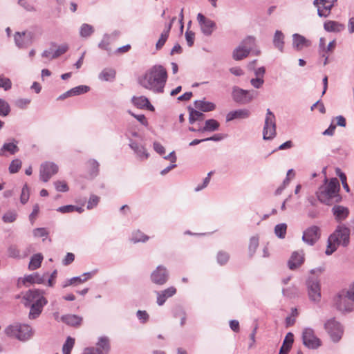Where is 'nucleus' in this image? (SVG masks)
Here are the masks:
<instances>
[{
  "label": "nucleus",
  "mask_w": 354,
  "mask_h": 354,
  "mask_svg": "<svg viewBox=\"0 0 354 354\" xmlns=\"http://www.w3.org/2000/svg\"><path fill=\"white\" fill-rule=\"evenodd\" d=\"M54 185L57 192H66L69 189L65 181L57 180L54 183Z\"/></svg>",
  "instance_id": "54"
},
{
  "label": "nucleus",
  "mask_w": 354,
  "mask_h": 354,
  "mask_svg": "<svg viewBox=\"0 0 354 354\" xmlns=\"http://www.w3.org/2000/svg\"><path fill=\"white\" fill-rule=\"evenodd\" d=\"M132 103L140 109L146 108L150 111H153L154 107L151 104L147 97L145 96L136 97L133 96L131 99Z\"/></svg>",
  "instance_id": "23"
},
{
  "label": "nucleus",
  "mask_w": 354,
  "mask_h": 354,
  "mask_svg": "<svg viewBox=\"0 0 354 354\" xmlns=\"http://www.w3.org/2000/svg\"><path fill=\"white\" fill-rule=\"evenodd\" d=\"M219 122L214 119L207 120L205 122V125L202 126L198 122L196 124V127H190L189 131L192 132H205V131H214L219 128Z\"/></svg>",
  "instance_id": "17"
},
{
  "label": "nucleus",
  "mask_w": 354,
  "mask_h": 354,
  "mask_svg": "<svg viewBox=\"0 0 354 354\" xmlns=\"http://www.w3.org/2000/svg\"><path fill=\"white\" fill-rule=\"evenodd\" d=\"M18 3L28 12L36 11L35 6L28 0H19Z\"/></svg>",
  "instance_id": "52"
},
{
  "label": "nucleus",
  "mask_w": 354,
  "mask_h": 354,
  "mask_svg": "<svg viewBox=\"0 0 354 354\" xmlns=\"http://www.w3.org/2000/svg\"><path fill=\"white\" fill-rule=\"evenodd\" d=\"M75 344V339L71 337H68L65 343L62 346L63 354H71V350Z\"/></svg>",
  "instance_id": "42"
},
{
  "label": "nucleus",
  "mask_w": 354,
  "mask_h": 354,
  "mask_svg": "<svg viewBox=\"0 0 354 354\" xmlns=\"http://www.w3.org/2000/svg\"><path fill=\"white\" fill-rule=\"evenodd\" d=\"M42 261L43 255L41 253L34 254L30 259L28 269L34 270L39 268L41 266Z\"/></svg>",
  "instance_id": "35"
},
{
  "label": "nucleus",
  "mask_w": 354,
  "mask_h": 354,
  "mask_svg": "<svg viewBox=\"0 0 354 354\" xmlns=\"http://www.w3.org/2000/svg\"><path fill=\"white\" fill-rule=\"evenodd\" d=\"M33 38L34 34L32 32H17L14 36L15 44L19 48H27L32 44Z\"/></svg>",
  "instance_id": "15"
},
{
  "label": "nucleus",
  "mask_w": 354,
  "mask_h": 354,
  "mask_svg": "<svg viewBox=\"0 0 354 354\" xmlns=\"http://www.w3.org/2000/svg\"><path fill=\"white\" fill-rule=\"evenodd\" d=\"M250 115V111L246 109H238L228 113L226 116V120L231 121L234 119H245L248 118Z\"/></svg>",
  "instance_id": "24"
},
{
  "label": "nucleus",
  "mask_w": 354,
  "mask_h": 354,
  "mask_svg": "<svg viewBox=\"0 0 354 354\" xmlns=\"http://www.w3.org/2000/svg\"><path fill=\"white\" fill-rule=\"evenodd\" d=\"M68 49V45L66 44H63L59 46L56 50H55L54 53L51 56L52 59H55L59 57L60 55L65 53Z\"/></svg>",
  "instance_id": "51"
},
{
  "label": "nucleus",
  "mask_w": 354,
  "mask_h": 354,
  "mask_svg": "<svg viewBox=\"0 0 354 354\" xmlns=\"http://www.w3.org/2000/svg\"><path fill=\"white\" fill-rule=\"evenodd\" d=\"M340 185L337 178H332L326 185H322L316 192L320 203L326 205L337 204L342 201L339 194Z\"/></svg>",
  "instance_id": "2"
},
{
  "label": "nucleus",
  "mask_w": 354,
  "mask_h": 354,
  "mask_svg": "<svg viewBox=\"0 0 354 354\" xmlns=\"http://www.w3.org/2000/svg\"><path fill=\"white\" fill-rule=\"evenodd\" d=\"M259 245V238L257 236H252L250 238L248 246L250 255H253Z\"/></svg>",
  "instance_id": "53"
},
{
  "label": "nucleus",
  "mask_w": 354,
  "mask_h": 354,
  "mask_svg": "<svg viewBox=\"0 0 354 354\" xmlns=\"http://www.w3.org/2000/svg\"><path fill=\"white\" fill-rule=\"evenodd\" d=\"M255 37L253 36H248L245 37L242 42L240 44L243 47L246 49H248V51L250 52L252 47L255 44Z\"/></svg>",
  "instance_id": "44"
},
{
  "label": "nucleus",
  "mask_w": 354,
  "mask_h": 354,
  "mask_svg": "<svg viewBox=\"0 0 354 354\" xmlns=\"http://www.w3.org/2000/svg\"><path fill=\"white\" fill-rule=\"evenodd\" d=\"M17 213L15 210H10L5 213L2 216V220L4 223H10L17 220Z\"/></svg>",
  "instance_id": "43"
},
{
  "label": "nucleus",
  "mask_w": 354,
  "mask_h": 354,
  "mask_svg": "<svg viewBox=\"0 0 354 354\" xmlns=\"http://www.w3.org/2000/svg\"><path fill=\"white\" fill-rule=\"evenodd\" d=\"M349 241L350 229L345 225H339L328 239L327 248L325 252L326 254H332L340 245L344 247L347 246Z\"/></svg>",
  "instance_id": "4"
},
{
  "label": "nucleus",
  "mask_w": 354,
  "mask_h": 354,
  "mask_svg": "<svg viewBox=\"0 0 354 354\" xmlns=\"http://www.w3.org/2000/svg\"><path fill=\"white\" fill-rule=\"evenodd\" d=\"M61 320L71 326H80L82 323V318L76 315H65L61 317Z\"/></svg>",
  "instance_id": "28"
},
{
  "label": "nucleus",
  "mask_w": 354,
  "mask_h": 354,
  "mask_svg": "<svg viewBox=\"0 0 354 354\" xmlns=\"http://www.w3.org/2000/svg\"><path fill=\"white\" fill-rule=\"evenodd\" d=\"M324 328L334 342H339L343 335L344 330L341 324L335 318H330L324 324Z\"/></svg>",
  "instance_id": "8"
},
{
  "label": "nucleus",
  "mask_w": 354,
  "mask_h": 354,
  "mask_svg": "<svg viewBox=\"0 0 354 354\" xmlns=\"http://www.w3.org/2000/svg\"><path fill=\"white\" fill-rule=\"evenodd\" d=\"M118 35L119 33L118 32H114L111 35H104L102 41L98 44V47L102 50L107 51L108 54L111 55V48L110 47V44L113 41V39L117 38Z\"/></svg>",
  "instance_id": "21"
},
{
  "label": "nucleus",
  "mask_w": 354,
  "mask_h": 354,
  "mask_svg": "<svg viewBox=\"0 0 354 354\" xmlns=\"http://www.w3.org/2000/svg\"><path fill=\"white\" fill-rule=\"evenodd\" d=\"M98 348H102L105 353H107L110 349L109 339L106 337H101L97 343Z\"/></svg>",
  "instance_id": "46"
},
{
  "label": "nucleus",
  "mask_w": 354,
  "mask_h": 354,
  "mask_svg": "<svg viewBox=\"0 0 354 354\" xmlns=\"http://www.w3.org/2000/svg\"><path fill=\"white\" fill-rule=\"evenodd\" d=\"M86 281V279H82L81 277H74L68 280H67L64 284H63L62 287L66 288L68 286L73 285L75 283H83Z\"/></svg>",
  "instance_id": "58"
},
{
  "label": "nucleus",
  "mask_w": 354,
  "mask_h": 354,
  "mask_svg": "<svg viewBox=\"0 0 354 354\" xmlns=\"http://www.w3.org/2000/svg\"><path fill=\"white\" fill-rule=\"evenodd\" d=\"M8 337H14L21 342H26L32 338L34 331L28 324L14 323L5 328Z\"/></svg>",
  "instance_id": "6"
},
{
  "label": "nucleus",
  "mask_w": 354,
  "mask_h": 354,
  "mask_svg": "<svg viewBox=\"0 0 354 354\" xmlns=\"http://www.w3.org/2000/svg\"><path fill=\"white\" fill-rule=\"evenodd\" d=\"M287 225L286 223L277 224L274 227V234L279 239H284L286 234Z\"/></svg>",
  "instance_id": "41"
},
{
  "label": "nucleus",
  "mask_w": 354,
  "mask_h": 354,
  "mask_svg": "<svg viewBox=\"0 0 354 354\" xmlns=\"http://www.w3.org/2000/svg\"><path fill=\"white\" fill-rule=\"evenodd\" d=\"M176 292V289L174 286H171L164 290L156 292L157 294V304L158 306H162L166 300L174 295Z\"/></svg>",
  "instance_id": "22"
},
{
  "label": "nucleus",
  "mask_w": 354,
  "mask_h": 354,
  "mask_svg": "<svg viewBox=\"0 0 354 354\" xmlns=\"http://www.w3.org/2000/svg\"><path fill=\"white\" fill-rule=\"evenodd\" d=\"M195 107L203 112H208L215 109V104L205 100H196L194 102Z\"/></svg>",
  "instance_id": "31"
},
{
  "label": "nucleus",
  "mask_w": 354,
  "mask_h": 354,
  "mask_svg": "<svg viewBox=\"0 0 354 354\" xmlns=\"http://www.w3.org/2000/svg\"><path fill=\"white\" fill-rule=\"evenodd\" d=\"M8 256L12 258H20V252L17 246L15 245H11L8 248Z\"/></svg>",
  "instance_id": "56"
},
{
  "label": "nucleus",
  "mask_w": 354,
  "mask_h": 354,
  "mask_svg": "<svg viewBox=\"0 0 354 354\" xmlns=\"http://www.w3.org/2000/svg\"><path fill=\"white\" fill-rule=\"evenodd\" d=\"M195 34L192 31L187 30L185 32V39L187 45L190 47L194 44Z\"/></svg>",
  "instance_id": "62"
},
{
  "label": "nucleus",
  "mask_w": 354,
  "mask_h": 354,
  "mask_svg": "<svg viewBox=\"0 0 354 354\" xmlns=\"http://www.w3.org/2000/svg\"><path fill=\"white\" fill-rule=\"evenodd\" d=\"M304 253L303 250L295 251L292 253L288 261L289 269L294 270L299 268L304 262Z\"/></svg>",
  "instance_id": "18"
},
{
  "label": "nucleus",
  "mask_w": 354,
  "mask_h": 354,
  "mask_svg": "<svg viewBox=\"0 0 354 354\" xmlns=\"http://www.w3.org/2000/svg\"><path fill=\"white\" fill-rule=\"evenodd\" d=\"M294 342V335L291 332L286 334L282 346L280 348L279 354H288L292 347Z\"/></svg>",
  "instance_id": "25"
},
{
  "label": "nucleus",
  "mask_w": 354,
  "mask_h": 354,
  "mask_svg": "<svg viewBox=\"0 0 354 354\" xmlns=\"http://www.w3.org/2000/svg\"><path fill=\"white\" fill-rule=\"evenodd\" d=\"M171 28V24H168L166 25L164 30L160 35V37L156 44V48L157 50H160L162 48V46L165 45L166 41L168 39L170 30Z\"/></svg>",
  "instance_id": "32"
},
{
  "label": "nucleus",
  "mask_w": 354,
  "mask_h": 354,
  "mask_svg": "<svg viewBox=\"0 0 354 354\" xmlns=\"http://www.w3.org/2000/svg\"><path fill=\"white\" fill-rule=\"evenodd\" d=\"M12 82L9 78L0 76V88H3L5 91L10 89Z\"/></svg>",
  "instance_id": "59"
},
{
  "label": "nucleus",
  "mask_w": 354,
  "mask_h": 354,
  "mask_svg": "<svg viewBox=\"0 0 354 354\" xmlns=\"http://www.w3.org/2000/svg\"><path fill=\"white\" fill-rule=\"evenodd\" d=\"M94 32L93 27L88 24H83L80 29V35L82 37L87 38Z\"/></svg>",
  "instance_id": "39"
},
{
  "label": "nucleus",
  "mask_w": 354,
  "mask_h": 354,
  "mask_svg": "<svg viewBox=\"0 0 354 354\" xmlns=\"http://www.w3.org/2000/svg\"><path fill=\"white\" fill-rule=\"evenodd\" d=\"M212 171H210L207 174V176L203 179V182L201 185H198L197 187H195L194 191L195 192H199L202 189H205L210 181L211 175L212 174Z\"/></svg>",
  "instance_id": "57"
},
{
  "label": "nucleus",
  "mask_w": 354,
  "mask_h": 354,
  "mask_svg": "<svg viewBox=\"0 0 354 354\" xmlns=\"http://www.w3.org/2000/svg\"><path fill=\"white\" fill-rule=\"evenodd\" d=\"M87 168L91 178L98 174L99 163L95 159H90L87 162Z\"/></svg>",
  "instance_id": "38"
},
{
  "label": "nucleus",
  "mask_w": 354,
  "mask_h": 354,
  "mask_svg": "<svg viewBox=\"0 0 354 354\" xmlns=\"http://www.w3.org/2000/svg\"><path fill=\"white\" fill-rule=\"evenodd\" d=\"M24 299L26 301L25 306H30L28 317L30 319L37 318L42 312L44 306L47 304L46 299L40 290H30L26 292Z\"/></svg>",
  "instance_id": "3"
},
{
  "label": "nucleus",
  "mask_w": 354,
  "mask_h": 354,
  "mask_svg": "<svg viewBox=\"0 0 354 354\" xmlns=\"http://www.w3.org/2000/svg\"><path fill=\"white\" fill-rule=\"evenodd\" d=\"M48 234V233L46 230L43 227L36 228L33 230V235L36 237L47 236Z\"/></svg>",
  "instance_id": "64"
},
{
  "label": "nucleus",
  "mask_w": 354,
  "mask_h": 354,
  "mask_svg": "<svg viewBox=\"0 0 354 354\" xmlns=\"http://www.w3.org/2000/svg\"><path fill=\"white\" fill-rule=\"evenodd\" d=\"M331 212L335 221L338 223H341L347 218V217L349 215L350 211L348 208L346 207L339 205H335L331 209Z\"/></svg>",
  "instance_id": "19"
},
{
  "label": "nucleus",
  "mask_w": 354,
  "mask_h": 354,
  "mask_svg": "<svg viewBox=\"0 0 354 354\" xmlns=\"http://www.w3.org/2000/svg\"><path fill=\"white\" fill-rule=\"evenodd\" d=\"M306 286L310 299L315 303H319L321 300L319 280L317 278L310 277L306 281Z\"/></svg>",
  "instance_id": "10"
},
{
  "label": "nucleus",
  "mask_w": 354,
  "mask_h": 354,
  "mask_svg": "<svg viewBox=\"0 0 354 354\" xmlns=\"http://www.w3.org/2000/svg\"><path fill=\"white\" fill-rule=\"evenodd\" d=\"M276 136V118L274 114L268 109L263 129L264 140H271Z\"/></svg>",
  "instance_id": "7"
},
{
  "label": "nucleus",
  "mask_w": 354,
  "mask_h": 354,
  "mask_svg": "<svg viewBox=\"0 0 354 354\" xmlns=\"http://www.w3.org/2000/svg\"><path fill=\"white\" fill-rule=\"evenodd\" d=\"M48 276V273L44 274V275H40L39 273L36 272L32 274L27 275L24 277L23 283L25 284L26 283H38L42 284L46 281V277Z\"/></svg>",
  "instance_id": "26"
},
{
  "label": "nucleus",
  "mask_w": 354,
  "mask_h": 354,
  "mask_svg": "<svg viewBox=\"0 0 354 354\" xmlns=\"http://www.w3.org/2000/svg\"><path fill=\"white\" fill-rule=\"evenodd\" d=\"M264 83L263 78L256 77L250 80L251 85L255 88H260Z\"/></svg>",
  "instance_id": "61"
},
{
  "label": "nucleus",
  "mask_w": 354,
  "mask_h": 354,
  "mask_svg": "<svg viewBox=\"0 0 354 354\" xmlns=\"http://www.w3.org/2000/svg\"><path fill=\"white\" fill-rule=\"evenodd\" d=\"M58 166L53 162H45L41 164L39 169L40 180L48 182L50 178L58 172Z\"/></svg>",
  "instance_id": "12"
},
{
  "label": "nucleus",
  "mask_w": 354,
  "mask_h": 354,
  "mask_svg": "<svg viewBox=\"0 0 354 354\" xmlns=\"http://www.w3.org/2000/svg\"><path fill=\"white\" fill-rule=\"evenodd\" d=\"M149 239V236L144 234L140 231H137L134 232L131 237V241L133 243H138V242H145Z\"/></svg>",
  "instance_id": "47"
},
{
  "label": "nucleus",
  "mask_w": 354,
  "mask_h": 354,
  "mask_svg": "<svg viewBox=\"0 0 354 354\" xmlns=\"http://www.w3.org/2000/svg\"><path fill=\"white\" fill-rule=\"evenodd\" d=\"M10 112L9 104L3 99L0 98V116L6 117Z\"/></svg>",
  "instance_id": "45"
},
{
  "label": "nucleus",
  "mask_w": 354,
  "mask_h": 354,
  "mask_svg": "<svg viewBox=\"0 0 354 354\" xmlns=\"http://www.w3.org/2000/svg\"><path fill=\"white\" fill-rule=\"evenodd\" d=\"M1 150L9 152L11 154L17 153L19 151L17 141L14 140V142H12L4 143Z\"/></svg>",
  "instance_id": "40"
},
{
  "label": "nucleus",
  "mask_w": 354,
  "mask_h": 354,
  "mask_svg": "<svg viewBox=\"0 0 354 354\" xmlns=\"http://www.w3.org/2000/svg\"><path fill=\"white\" fill-rule=\"evenodd\" d=\"M29 188L27 184H25L22 188L21 194L20 196V201L22 204H25L29 199Z\"/></svg>",
  "instance_id": "55"
},
{
  "label": "nucleus",
  "mask_w": 354,
  "mask_h": 354,
  "mask_svg": "<svg viewBox=\"0 0 354 354\" xmlns=\"http://www.w3.org/2000/svg\"><path fill=\"white\" fill-rule=\"evenodd\" d=\"M99 200L100 198L98 196L95 195H91L87 204V209H91L95 207L97 205Z\"/></svg>",
  "instance_id": "60"
},
{
  "label": "nucleus",
  "mask_w": 354,
  "mask_h": 354,
  "mask_svg": "<svg viewBox=\"0 0 354 354\" xmlns=\"http://www.w3.org/2000/svg\"><path fill=\"white\" fill-rule=\"evenodd\" d=\"M322 6H318V15L320 17H326L330 13L334 3L328 2L326 3L321 4Z\"/></svg>",
  "instance_id": "37"
},
{
  "label": "nucleus",
  "mask_w": 354,
  "mask_h": 354,
  "mask_svg": "<svg viewBox=\"0 0 354 354\" xmlns=\"http://www.w3.org/2000/svg\"><path fill=\"white\" fill-rule=\"evenodd\" d=\"M167 80V72L162 65H154L147 70L138 79V84L156 94L164 92Z\"/></svg>",
  "instance_id": "1"
},
{
  "label": "nucleus",
  "mask_w": 354,
  "mask_h": 354,
  "mask_svg": "<svg viewBox=\"0 0 354 354\" xmlns=\"http://www.w3.org/2000/svg\"><path fill=\"white\" fill-rule=\"evenodd\" d=\"M189 110V122L191 124H195L196 122H202L204 120L205 115L192 107L188 108Z\"/></svg>",
  "instance_id": "30"
},
{
  "label": "nucleus",
  "mask_w": 354,
  "mask_h": 354,
  "mask_svg": "<svg viewBox=\"0 0 354 354\" xmlns=\"http://www.w3.org/2000/svg\"><path fill=\"white\" fill-rule=\"evenodd\" d=\"M137 317L142 322L145 323L149 319V315L145 310H138L136 313Z\"/></svg>",
  "instance_id": "63"
},
{
  "label": "nucleus",
  "mask_w": 354,
  "mask_h": 354,
  "mask_svg": "<svg viewBox=\"0 0 354 354\" xmlns=\"http://www.w3.org/2000/svg\"><path fill=\"white\" fill-rule=\"evenodd\" d=\"M333 306L342 313L354 310V283L350 290H340L333 299Z\"/></svg>",
  "instance_id": "5"
},
{
  "label": "nucleus",
  "mask_w": 354,
  "mask_h": 354,
  "mask_svg": "<svg viewBox=\"0 0 354 354\" xmlns=\"http://www.w3.org/2000/svg\"><path fill=\"white\" fill-rule=\"evenodd\" d=\"M232 95L236 102L241 104L250 102L254 97L253 91L244 90L238 86L233 87Z\"/></svg>",
  "instance_id": "11"
},
{
  "label": "nucleus",
  "mask_w": 354,
  "mask_h": 354,
  "mask_svg": "<svg viewBox=\"0 0 354 354\" xmlns=\"http://www.w3.org/2000/svg\"><path fill=\"white\" fill-rule=\"evenodd\" d=\"M319 238L320 229L316 225H313L304 232L302 241L309 245H313Z\"/></svg>",
  "instance_id": "13"
},
{
  "label": "nucleus",
  "mask_w": 354,
  "mask_h": 354,
  "mask_svg": "<svg viewBox=\"0 0 354 354\" xmlns=\"http://www.w3.org/2000/svg\"><path fill=\"white\" fill-rule=\"evenodd\" d=\"M311 46V41L298 33L292 35V47L297 51Z\"/></svg>",
  "instance_id": "20"
},
{
  "label": "nucleus",
  "mask_w": 354,
  "mask_h": 354,
  "mask_svg": "<svg viewBox=\"0 0 354 354\" xmlns=\"http://www.w3.org/2000/svg\"><path fill=\"white\" fill-rule=\"evenodd\" d=\"M21 167V161L17 158L13 160L9 166V172L10 174H15L19 171Z\"/></svg>",
  "instance_id": "50"
},
{
  "label": "nucleus",
  "mask_w": 354,
  "mask_h": 354,
  "mask_svg": "<svg viewBox=\"0 0 354 354\" xmlns=\"http://www.w3.org/2000/svg\"><path fill=\"white\" fill-rule=\"evenodd\" d=\"M303 344L309 349H317L322 345V341L318 338L311 328H305L302 332Z\"/></svg>",
  "instance_id": "9"
},
{
  "label": "nucleus",
  "mask_w": 354,
  "mask_h": 354,
  "mask_svg": "<svg viewBox=\"0 0 354 354\" xmlns=\"http://www.w3.org/2000/svg\"><path fill=\"white\" fill-rule=\"evenodd\" d=\"M197 20L200 24L202 32L206 36L211 35L216 28L214 21L205 17L201 13L198 14Z\"/></svg>",
  "instance_id": "14"
},
{
  "label": "nucleus",
  "mask_w": 354,
  "mask_h": 354,
  "mask_svg": "<svg viewBox=\"0 0 354 354\" xmlns=\"http://www.w3.org/2000/svg\"><path fill=\"white\" fill-rule=\"evenodd\" d=\"M324 29L328 32H340L344 26L335 21H326L324 24Z\"/></svg>",
  "instance_id": "33"
},
{
  "label": "nucleus",
  "mask_w": 354,
  "mask_h": 354,
  "mask_svg": "<svg viewBox=\"0 0 354 354\" xmlns=\"http://www.w3.org/2000/svg\"><path fill=\"white\" fill-rule=\"evenodd\" d=\"M165 161H169L170 164L167 166H166L161 171V175H165L167 174L170 170L174 169L176 167V156H163L162 162H161L162 165H165L164 162Z\"/></svg>",
  "instance_id": "34"
},
{
  "label": "nucleus",
  "mask_w": 354,
  "mask_h": 354,
  "mask_svg": "<svg viewBox=\"0 0 354 354\" xmlns=\"http://www.w3.org/2000/svg\"><path fill=\"white\" fill-rule=\"evenodd\" d=\"M116 72L115 69L112 68H104L98 75V78L101 81H113L115 78Z\"/></svg>",
  "instance_id": "29"
},
{
  "label": "nucleus",
  "mask_w": 354,
  "mask_h": 354,
  "mask_svg": "<svg viewBox=\"0 0 354 354\" xmlns=\"http://www.w3.org/2000/svg\"><path fill=\"white\" fill-rule=\"evenodd\" d=\"M230 259V255L227 252L220 251L216 256V260L218 264L223 266L227 263Z\"/></svg>",
  "instance_id": "49"
},
{
  "label": "nucleus",
  "mask_w": 354,
  "mask_h": 354,
  "mask_svg": "<svg viewBox=\"0 0 354 354\" xmlns=\"http://www.w3.org/2000/svg\"><path fill=\"white\" fill-rule=\"evenodd\" d=\"M249 53L250 52L248 51V49H246L241 45H239L233 51V58L235 60H241L248 57Z\"/></svg>",
  "instance_id": "36"
},
{
  "label": "nucleus",
  "mask_w": 354,
  "mask_h": 354,
  "mask_svg": "<svg viewBox=\"0 0 354 354\" xmlns=\"http://www.w3.org/2000/svg\"><path fill=\"white\" fill-rule=\"evenodd\" d=\"M284 39L285 35L281 30L275 31L272 39V43L274 46L281 53L283 52L284 49Z\"/></svg>",
  "instance_id": "27"
},
{
  "label": "nucleus",
  "mask_w": 354,
  "mask_h": 354,
  "mask_svg": "<svg viewBox=\"0 0 354 354\" xmlns=\"http://www.w3.org/2000/svg\"><path fill=\"white\" fill-rule=\"evenodd\" d=\"M168 277L169 274L167 269L162 266H158L151 274V281L158 285L165 284L167 281Z\"/></svg>",
  "instance_id": "16"
},
{
  "label": "nucleus",
  "mask_w": 354,
  "mask_h": 354,
  "mask_svg": "<svg viewBox=\"0 0 354 354\" xmlns=\"http://www.w3.org/2000/svg\"><path fill=\"white\" fill-rule=\"evenodd\" d=\"M89 91V87L87 86L80 85L70 89V93L72 96L78 95L80 94L86 93Z\"/></svg>",
  "instance_id": "48"
}]
</instances>
